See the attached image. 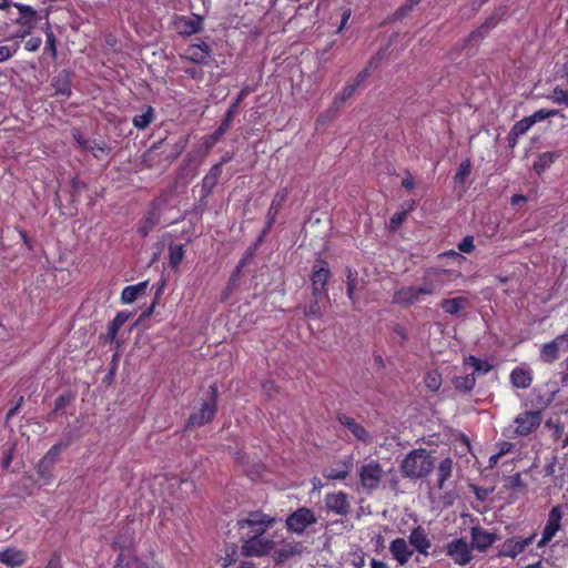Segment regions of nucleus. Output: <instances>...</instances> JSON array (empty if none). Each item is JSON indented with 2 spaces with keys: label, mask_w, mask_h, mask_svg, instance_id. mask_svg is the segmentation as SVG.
<instances>
[{
  "label": "nucleus",
  "mask_w": 568,
  "mask_h": 568,
  "mask_svg": "<svg viewBox=\"0 0 568 568\" xmlns=\"http://www.w3.org/2000/svg\"><path fill=\"white\" fill-rule=\"evenodd\" d=\"M532 125L529 116H526L513 125L510 134L518 138L524 135Z\"/></svg>",
  "instance_id": "ea45409f"
},
{
  "label": "nucleus",
  "mask_w": 568,
  "mask_h": 568,
  "mask_svg": "<svg viewBox=\"0 0 568 568\" xmlns=\"http://www.w3.org/2000/svg\"><path fill=\"white\" fill-rule=\"evenodd\" d=\"M474 241L471 236H466L458 244V248L464 253H471L474 251Z\"/></svg>",
  "instance_id": "5fc2aeb1"
},
{
  "label": "nucleus",
  "mask_w": 568,
  "mask_h": 568,
  "mask_svg": "<svg viewBox=\"0 0 568 568\" xmlns=\"http://www.w3.org/2000/svg\"><path fill=\"white\" fill-rule=\"evenodd\" d=\"M331 277V271L327 267L326 262L317 261L312 270V288L315 298H320L326 294V285Z\"/></svg>",
  "instance_id": "9b49d317"
},
{
  "label": "nucleus",
  "mask_w": 568,
  "mask_h": 568,
  "mask_svg": "<svg viewBox=\"0 0 568 568\" xmlns=\"http://www.w3.org/2000/svg\"><path fill=\"white\" fill-rule=\"evenodd\" d=\"M344 102L336 95L328 108V112L335 114L343 106Z\"/></svg>",
  "instance_id": "bf43d9fd"
},
{
  "label": "nucleus",
  "mask_w": 568,
  "mask_h": 568,
  "mask_svg": "<svg viewBox=\"0 0 568 568\" xmlns=\"http://www.w3.org/2000/svg\"><path fill=\"white\" fill-rule=\"evenodd\" d=\"M549 99L557 104H564L568 106V90H564L559 87H556L552 90V93L549 95Z\"/></svg>",
  "instance_id": "79ce46f5"
},
{
  "label": "nucleus",
  "mask_w": 568,
  "mask_h": 568,
  "mask_svg": "<svg viewBox=\"0 0 568 568\" xmlns=\"http://www.w3.org/2000/svg\"><path fill=\"white\" fill-rule=\"evenodd\" d=\"M510 381L514 387L528 388L532 382V375L529 369L516 367L510 374Z\"/></svg>",
  "instance_id": "bb28decb"
},
{
  "label": "nucleus",
  "mask_w": 568,
  "mask_h": 568,
  "mask_svg": "<svg viewBox=\"0 0 568 568\" xmlns=\"http://www.w3.org/2000/svg\"><path fill=\"white\" fill-rule=\"evenodd\" d=\"M351 13H352V12H351V10H349V9H347V10H345V11H344V13H343V16H342L341 24H339V27H338V29H337V32H341V31H342V29L346 26V23H347L348 19L351 18Z\"/></svg>",
  "instance_id": "0e129e2a"
},
{
  "label": "nucleus",
  "mask_w": 568,
  "mask_h": 568,
  "mask_svg": "<svg viewBox=\"0 0 568 568\" xmlns=\"http://www.w3.org/2000/svg\"><path fill=\"white\" fill-rule=\"evenodd\" d=\"M383 475V468L376 460H371L362 465L358 470L361 484L365 489L368 490H373L378 487Z\"/></svg>",
  "instance_id": "9d476101"
},
{
  "label": "nucleus",
  "mask_w": 568,
  "mask_h": 568,
  "mask_svg": "<svg viewBox=\"0 0 568 568\" xmlns=\"http://www.w3.org/2000/svg\"><path fill=\"white\" fill-rule=\"evenodd\" d=\"M536 534L527 537L513 536L507 538L498 548L499 557H507L515 559L529 547L535 540Z\"/></svg>",
  "instance_id": "0eeeda50"
},
{
  "label": "nucleus",
  "mask_w": 568,
  "mask_h": 568,
  "mask_svg": "<svg viewBox=\"0 0 568 568\" xmlns=\"http://www.w3.org/2000/svg\"><path fill=\"white\" fill-rule=\"evenodd\" d=\"M476 378L474 374H466L465 376H458L454 379V385L457 389L463 392H469L474 388Z\"/></svg>",
  "instance_id": "f704fd0d"
},
{
  "label": "nucleus",
  "mask_w": 568,
  "mask_h": 568,
  "mask_svg": "<svg viewBox=\"0 0 568 568\" xmlns=\"http://www.w3.org/2000/svg\"><path fill=\"white\" fill-rule=\"evenodd\" d=\"M433 467V458L424 448L409 452L400 465L403 475L412 479L426 477L432 471Z\"/></svg>",
  "instance_id": "f03ea898"
},
{
  "label": "nucleus",
  "mask_w": 568,
  "mask_h": 568,
  "mask_svg": "<svg viewBox=\"0 0 568 568\" xmlns=\"http://www.w3.org/2000/svg\"><path fill=\"white\" fill-rule=\"evenodd\" d=\"M495 27V22L493 19L487 20L481 27H479L476 31L471 33V38L475 37H484L491 28Z\"/></svg>",
  "instance_id": "603ef678"
},
{
  "label": "nucleus",
  "mask_w": 568,
  "mask_h": 568,
  "mask_svg": "<svg viewBox=\"0 0 568 568\" xmlns=\"http://www.w3.org/2000/svg\"><path fill=\"white\" fill-rule=\"evenodd\" d=\"M558 158V154L555 152H544L539 154L537 161L534 164L535 171L540 174L547 168H549L555 160Z\"/></svg>",
  "instance_id": "2f4dec72"
},
{
  "label": "nucleus",
  "mask_w": 568,
  "mask_h": 568,
  "mask_svg": "<svg viewBox=\"0 0 568 568\" xmlns=\"http://www.w3.org/2000/svg\"><path fill=\"white\" fill-rule=\"evenodd\" d=\"M287 196H288V191L285 187L278 190L275 193V195L271 202V205L268 207L267 214H266V227L263 231V234H266L268 232V230L272 227L280 210L282 209L283 204L287 200Z\"/></svg>",
  "instance_id": "f3484780"
},
{
  "label": "nucleus",
  "mask_w": 568,
  "mask_h": 568,
  "mask_svg": "<svg viewBox=\"0 0 568 568\" xmlns=\"http://www.w3.org/2000/svg\"><path fill=\"white\" fill-rule=\"evenodd\" d=\"M557 534L556 530L551 529L550 527L545 526L541 539L538 541L537 547L541 548L546 546Z\"/></svg>",
  "instance_id": "3c124183"
},
{
  "label": "nucleus",
  "mask_w": 568,
  "mask_h": 568,
  "mask_svg": "<svg viewBox=\"0 0 568 568\" xmlns=\"http://www.w3.org/2000/svg\"><path fill=\"white\" fill-rule=\"evenodd\" d=\"M445 552L455 565L462 567L468 565L474 558L473 546L464 538H455L447 542Z\"/></svg>",
  "instance_id": "39448f33"
},
{
  "label": "nucleus",
  "mask_w": 568,
  "mask_h": 568,
  "mask_svg": "<svg viewBox=\"0 0 568 568\" xmlns=\"http://www.w3.org/2000/svg\"><path fill=\"white\" fill-rule=\"evenodd\" d=\"M202 28V20L197 16L176 17L174 20V29L178 33L191 36L197 33Z\"/></svg>",
  "instance_id": "6ab92c4d"
},
{
  "label": "nucleus",
  "mask_w": 568,
  "mask_h": 568,
  "mask_svg": "<svg viewBox=\"0 0 568 568\" xmlns=\"http://www.w3.org/2000/svg\"><path fill=\"white\" fill-rule=\"evenodd\" d=\"M498 447H499L498 455L501 457V456L508 454L513 449L514 444L509 443V442H501L498 445Z\"/></svg>",
  "instance_id": "052dcab7"
},
{
  "label": "nucleus",
  "mask_w": 568,
  "mask_h": 568,
  "mask_svg": "<svg viewBox=\"0 0 568 568\" xmlns=\"http://www.w3.org/2000/svg\"><path fill=\"white\" fill-rule=\"evenodd\" d=\"M246 94H247V91L245 89H243L239 93L237 98L235 99V101L233 102L231 108L227 110L221 125L211 135H209L204 139L203 145L206 150L212 149L220 141V139L225 134V132L229 130V128L231 126V123L233 121L234 113L236 112L237 106L244 100Z\"/></svg>",
  "instance_id": "423d86ee"
},
{
  "label": "nucleus",
  "mask_w": 568,
  "mask_h": 568,
  "mask_svg": "<svg viewBox=\"0 0 568 568\" xmlns=\"http://www.w3.org/2000/svg\"><path fill=\"white\" fill-rule=\"evenodd\" d=\"M304 551V547L300 542H286L276 550V561L285 562L295 557H300Z\"/></svg>",
  "instance_id": "393cba45"
},
{
  "label": "nucleus",
  "mask_w": 568,
  "mask_h": 568,
  "mask_svg": "<svg viewBox=\"0 0 568 568\" xmlns=\"http://www.w3.org/2000/svg\"><path fill=\"white\" fill-rule=\"evenodd\" d=\"M41 38L39 37H33V38H30L26 43H24V48L26 50L30 51V52H34L37 51L40 45H41Z\"/></svg>",
  "instance_id": "6e6d98bb"
},
{
  "label": "nucleus",
  "mask_w": 568,
  "mask_h": 568,
  "mask_svg": "<svg viewBox=\"0 0 568 568\" xmlns=\"http://www.w3.org/2000/svg\"><path fill=\"white\" fill-rule=\"evenodd\" d=\"M568 351V332L557 336L551 342L546 343L540 349V359L550 364L559 358L561 352Z\"/></svg>",
  "instance_id": "f8f14e48"
},
{
  "label": "nucleus",
  "mask_w": 568,
  "mask_h": 568,
  "mask_svg": "<svg viewBox=\"0 0 568 568\" xmlns=\"http://www.w3.org/2000/svg\"><path fill=\"white\" fill-rule=\"evenodd\" d=\"M389 551L400 566L406 565L413 555V549L404 538L394 539L389 545Z\"/></svg>",
  "instance_id": "aec40b11"
},
{
  "label": "nucleus",
  "mask_w": 568,
  "mask_h": 568,
  "mask_svg": "<svg viewBox=\"0 0 568 568\" xmlns=\"http://www.w3.org/2000/svg\"><path fill=\"white\" fill-rule=\"evenodd\" d=\"M215 412L216 405L214 399L203 403L200 410L190 416L187 426L195 427L209 423L214 417Z\"/></svg>",
  "instance_id": "dca6fc26"
},
{
  "label": "nucleus",
  "mask_w": 568,
  "mask_h": 568,
  "mask_svg": "<svg viewBox=\"0 0 568 568\" xmlns=\"http://www.w3.org/2000/svg\"><path fill=\"white\" fill-rule=\"evenodd\" d=\"M61 452V446L60 445H54L52 446L49 452L45 454V456L40 460L39 463V469L41 470V468L44 466V465H53L57 457L59 456Z\"/></svg>",
  "instance_id": "a19ab883"
},
{
  "label": "nucleus",
  "mask_w": 568,
  "mask_h": 568,
  "mask_svg": "<svg viewBox=\"0 0 568 568\" xmlns=\"http://www.w3.org/2000/svg\"><path fill=\"white\" fill-rule=\"evenodd\" d=\"M557 114H558V110L540 109V110L536 111L534 114L529 115V119L532 122V124H535L537 122L544 121V120L555 116Z\"/></svg>",
  "instance_id": "a18cd8bd"
},
{
  "label": "nucleus",
  "mask_w": 568,
  "mask_h": 568,
  "mask_svg": "<svg viewBox=\"0 0 568 568\" xmlns=\"http://www.w3.org/2000/svg\"><path fill=\"white\" fill-rule=\"evenodd\" d=\"M242 554L246 557H262L270 554L274 548V541L263 536H244Z\"/></svg>",
  "instance_id": "6e6552de"
},
{
  "label": "nucleus",
  "mask_w": 568,
  "mask_h": 568,
  "mask_svg": "<svg viewBox=\"0 0 568 568\" xmlns=\"http://www.w3.org/2000/svg\"><path fill=\"white\" fill-rule=\"evenodd\" d=\"M337 418L341 425L347 428L356 439L364 443H368L372 440L368 432L354 418L346 415H339Z\"/></svg>",
  "instance_id": "4be33fe9"
},
{
  "label": "nucleus",
  "mask_w": 568,
  "mask_h": 568,
  "mask_svg": "<svg viewBox=\"0 0 568 568\" xmlns=\"http://www.w3.org/2000/svg\"><path fill=\"white\" fill-rule=\"evenodd\" d=\"M53 87L55 89V92L62 95H70L71 94V88L69 84L68 74H59L57 78H54Z\"/></svg>",
  "instance_id": "e433bc0d"
},
{
  "label": "nucleus",
  "mask_w": 568,
  "mask_h": 568,
  "mask_svg": "<svg viewBox=\"0 0 568 568\" xmlns=\"http://www.w3.org/2000/svg\"><path fill=\"white\" fill-rule=\"evenodd\" d=\"M169 257H170V264L173 267H176L184 257V248L182 244H174L172 243L169 246Z\"/></svg>",
  "instance_id": "c9c22d12"
},
{
  "label": "nucleus",
  "mask_w": 568,
  "mask_h": 568,
  "mask_svg": "<svg viewBox=\"0 0 568 568\" xmlns=\"http://www.w3.org/2000/svg\"><path fill=\"white\" fill-rule=\"evenodd\" d=\"M371 568H388V566L385 562H383V561H378L376 559H372Z\"/></svg>",
  "instance_id": "774afa93"
},
{
  "label": "nucleus",
  "mask_w": 568,
  "mask_h": 568,
  "mask_svg": "<svg viewBox=\"0 0 568 568\" xmlns=\"http://www.w3.org/2000/svg\"><path fill=\"white\" fill-rule=\"evenodd\" d=\"M453 468H454V463H453L452 458L447 457L439 462V464L437 466V487L439 489L445 488L446 481L453 475Z\"/></svg>",
  "instance_id": "c85d7f7f"
},
{
  "label": "nucleus",
  "mask_w": 568,
  "mask_h": 568,
  "mask_svg": "<svg viewBox=\"0 0 568 568\" xmlns=\"http://www.w3.org/2000/svg\"><path fill=\"white\" fill-rule=\"evenodd\" d=\"M541 420L542 416L539 410L523 412L515 417V426L505 428L503 434L510 438L517 436H528L540 426Z\"/></svg>",
  "instance_id": "7ed1b4c3"
},
{
  "label": "nucleus",
  "mask_w": 568,
  "mask_h": 568,
  "mask_svg": "<svg viewBox=\"0 0 568 568\" xmlns=\"http://www.w3.org/2000/svg\"><path fill=\"white\" fill-rule=\"evenodd\" d=\"M561 382L568 384V356L565 361V371L561 373Z\"/></svg>",
  "instance_id": "338daca9"
},
{
  "label": "nucleus",
  "mask_w": 568,
  "mask_h": 568,
  "mask_svg": "<svg viewBox=\"0 0 568 568\" xmlns=\"http://www.w3.org/2000/svg\"><path fill=\"white\" fill-rule=\"evenodd\" d=\"M471 536V546L473 549H477L479 551H486L497 539L496 535L485 530L479 526L471 527L470 529Z\"/></svg>",
  "instance_id": "4468645a"
},
{
  "label": "nucleus",
  "mask_w": 568,
  "mask_h": 568,
  "mask_svg": "<svg viewBox=\"0 0 568 568\" xmlns=\"http://www.w3.org/2000/svg\"><path fill=\"white\" fill-rule=\"evenodd\" d=\"M18 44L0 45V62L9 60L18 51Z\"/></svg>",
  "instance_id": "8fccbe9b"
},
{
  "label": "nucleus",
  "mask_w": 568,
  "mask_h": 568,
  "mask_svg": "<svg viewBox=\"0 0 568 568\" xmlns=\"http://www.w3.org/2000/svg\"><path fill=\"white\" fill-rule=\"evenodd\" d=\"M229 159L225 158L222 160L221 163H217L215 165H213L211 169H210V172L207 173L209 174V180H216L219 181L220 176H221V173H222V165L223 163H225Z\"/></svg>",
  "instance_id": "864d4df0"
},
{
  "label": "nucleus",
  "mask_w": 568,
  "mask_h": 568,
  "mask_svg": "<svg viewBox=\"0 0 568 568\" xmlns=\"http://www.w3.org/2000/svg\"><path fill=\"white\" fill-rule=\"evenodd\" d=\"M425 384L427 388L435 392L442 385V377L437 372H429L425 377Z\"/></svg>",
  "instance_id": "c03bdc74"
},
{
  "label": "nucleus",
  "mask_w": 568,
  "mask_h": 568,
  "mask_svg": "<svg viewBox=\"0 0 568 568\" xmlns=\"http://www.w3.org/2000/svg\"><path fill=\"white\" fill-rule=\"evenodd\" d=\"M402 185H403L405 189H408V190L414 189L415 182H414L413 176H412V175H407V176L403 180Z\"/></svg>",
  "instance_id": "69168bd1"
},
{
  "label": "nucleus",
  "mask_w": 568,
  "mask_h": 568,
  "mask_svg": "<svg viewBox=\"0 0 568 568\" xmlns=\"http://www.w3.org/2000/svg\"><path fill=\"white\" fill-rule=\"evenodd\" d=\"M466 364L470 365L475 372L483 374L487 373L490 369V366L486 362H483L474 356H469L466 359Z\"/></svg>",
  "instance_id": "49530a36"
},
{
  "label": "nucleus",
  "mask_w": 568,
  "mask_h": 568,
  "mask_svg": "<svg viewBox=\"0 0 568 568\" xmlns=\"http://www.w3.org/2000/svg\"><path fill=\"white\" fill-rule=\"evenodd\" d=\"M148 286V282H140L135 285L125 286L121 293V301L123 304L133 303L140 294H142Z\"/></svg>",
  "instance_id": "c756f323"
},
{
  "label": "nucleus",
  "mask_w": 568,
  "mask_h": 568,
  "mask_svg": "<svg viewBox=\"0 0 568 568\" xmlns=\"http://www.w3.org/2000/svg\"><path fill=\"white\" fill-rule=\"evenodd\" d=\"M356 273L351 270L347 271V295L353 304H355V287H356Z\"/></svg>",
  "instance_id": "de8ad7c7"
},
{
  "label": "nucleus",
  "mask_w": 568,
  "mask_h": 568,
  "mask_svg": "<svg viewBox=\"0 0 568 568\" xmlns=\"http://www.w3.org/2000/svg\"><path fill=\"white\" fill-rule=\"evenodd\" d=\"M26 559V554L16 548H7L0 551V562L9 568L22 566Z\"/></svg>",
  "instance_id": "5701e85b"
},
{
  "label": "nucleus",
  "mask_w": 568,
  "mask_h": 568,
  "mask_svg": "<svg viewBox=\"0 0 568 568\" xmlns=\"http://www.w3.org/2000/svg\"><path fill=\"white\" fill-rule=\"evenodd\" d=\"M318 298H315V302L311 303L310 305L303 306V314L306 318H320L322 316V311L320 308Z\"/></svg>",
  "instance_id": "37998d69"
},
{
  "label": "nucleus",
  "mask_w": 568,
  "mask_h": 568,
  "mask_svg": "<svg viewBox=\"0 0 568 568\" xmlns=\"http://www.w3.org/2000/svg\"><path fill=\"white\" fill-rule=\"evenodd\" d=\"M446 271L427 272L420 286H403L395 291L393 301L400 306H410L425 300V296L435 294L444 283Z\"/></svg>",
  "instance_id": "f257e3e1"
},
{
  "label": "nucleus",
  "mask_w": 568,
  "mask_h": 568,
  "mask_svg": "<svg viewBox=\"0 0 568 568\" xmlns=\"http://www.w3.org/2000/svg\"><path fill=\"white\" fill-rule=\"evenodd\" d=\"M470 171H471V164H470V161L469 160H465L463 161L458 169H457V172L455 174V183L456 184H464L466 179L469 176L470 174Z\"/></svg>",
  "instance_id": "4c0bfd02"
},
{
  "label": "nucleus",
  "mask_w": 568,
  "mask_h": 568,
  "mask_svg": "<svg viewBox=\"0 0 568 568\" xmlns=\"http://www.w3.org/2000/svg\"><path fill=\"white\" fill-rule=\"evenodd\" d=\"M45 38H47L45 50L49 51L53 58H55V55H57L55 37L49 26L45 30Z\"/></svg>",
  "instance_id": "09e8293b"
},
{
  "label": "nucleus",
  "mask_w": 568,
  "mask_h": 568,
  "mask_svg": "<svg viewBox=\"0 0 568 568\" xmlns=\"http://www.w3.org/2000/svg\"><path fill=\"white\" fill-rule=\"evenodd\" d=\"M406 212L396 213L390 217V227L396 229L405 220Z\"/></svg>",
  "instance_id": "4d7b16f0"
},
{
  "label": "nucleus",
  "mask_w": 568,
  "mask_h": 568,
  "mask_svg": "<svg viewBox=\"0 0 568 568\" xmlns=\"http://www.w3.org/2000/svg\"><path fill=\"white\" fill-rule=\"evenodd\" d=\"M114 568H148V567L140 559L132 556L130 549H122L118 556L116 565Z\"/></svg>",
  "instance_id": "cd10ccee"
},
{
  "label": "nucleus",
  "mask_w": 568,
  "mask_h": 568,
  "mask_svg": "<svg viewBox=\"0 0 568 568\" xmlns=\"http://www.w3.org/2000/svg\"><path fill=\"white\" fill-rule=\"evenodd\" d=\"M154 119V112L151 106H148L142 114H138L133 118L132 122L136 129L143 130L148 128Z\"/></svg>",
  "instance_id": "473e14b6"
},
{
  "label": "nucleus",
  "mask_w": 568,
  "mask_h": 568,
  "mask_svg": "<svg viewBox=\"0 0 568 568\" xmlns=\"http://www.w3.org/2000/svg\"><path fill=\"white\" fill-rule=\"evenodd\" d=\"M73 139L79 144L80 148L84 149L85 144L89 140L84 139L79 129H73L72 131Z\"/></svg>",
  "instance_id": "13d9d810"
},
{
  "label": "nucleus",
  "mask_w": 568,
  "mask_h": 568,
  "mask_svg": "<svg viewBox=\"0 0 568 568\" xmlns=\"http://www.w3.org/2000/svg\"><path fill=\"white\" fill-rule=\"evenodd\" d=\"M129 318V315L124 312L118 313V315L113 320V326L121 327Z\"/></svg>",
  "instance_id": "680f3d73"
},
{
  "label": "nucleus",
  "mask_w": 568,
  "mask_h": 568,
  "mask_svg": "<svg viewBox=\"0 0 568 568\" xmlns=\"http://www.w3.org/2000/svg\"><path fill=\"white\" fill-rule=\"evenodd\" d=\"M153 224H154L153 221L146 220L145 224L139 227V233L143 237H145L149 234L150 230L152 229Z\"/></svg>",
  "instance_id": "e2e57ef3"
},
{
  "label": "nucleus",
  "mask_w": 568,
  "mask_h": 568,
  "mask_svg": "<svg viewBox=\"0 0 568 568\" xmlns=\"http://www.w3.org/2000/svg\"><path fill=\"white\" fill-rule=\"evenodd\" d=\"M377 65V62H375V59H373L368 65L357 74V77L355 78V81L354 83L352 84H348L346 85L343 91L337 94V97L342 100V102L345 103V101L347 99H349L354 92L356 91L357 87L365 81V79L368 77L369 72H371V69L376 67Z\"/></svg>",
  "instance_id": "b1692460"
},
{
  "label": "nucleus",
  "mask_w": 568,
  "mask_h": 568,
  "mask_svg": "<svg viewBox=\"0 0 568 568\" xmlns=\"http://www.w3.org/2000/svg\"><path fill=\"white\" fill-rule=\"evenodd\" d=\"M275 521L274 517L265 515L261 511L250 513L244 519L239 520L237 525L241 530L247 529L244 536H263V534L271 527Z\"/></svg>",
  "instance_id": "20e7f679"
},
{
  "label": "nucleus",
  "mask_w": 568,
  "mask_h": 568,
  "mask_svg": "<svg viewBox=\"0 0 568 568\" xmlns=\"http://www.w3.org/2000/svg\"><path fill=\"white\" fill-rule=\"evenodd\" d=\"M317 523V518L314 513L306 508L302 507L292 513L286 519V527L290 531L294 534H303L310 526Z\"/></svg>",
  "instance_id": "1a4fd4ad"
},
{
  "label": "nucleus",
  "mask_w": 568,
  "mask_h": 568,
  "mask_svg": "<svg viewBox=\"0 0 568 568\" xmlns=\"http://www.w3.org/2000/svg\"><path fill=\"white\" fill-rule=\"evenodd\" d=\"M353 457L345 456L335 462L331 467L324 469L323 476L327 479H345L353 468Z\"/></svg>",
  "instance_id": "ddd939ff"
},
{
  "label": "nucleus",
  "mask_w": 568,
  "mask_h": 568,
  "mask_svg": "<svg viewBox=\"0 0 568 568\" xmlns=\"http://www.w3.org/2000/svg\"><path fill=\"white\" fill-rule=\"evenodd\" d=\"M83 150L92 152L95 158H99L100 153L110 152L109 146L103 141L97 140H89Z\"/></svg>",
  "instance_id": "58836bf2"
},
{
  "label": "nucleus",
  "mask_w": 568,
  "mask_h": 568,
  "mask_svg": "<svg viewBox=\"0 0 568 568\" xmlns=\"http://www.w3.org/2000/svg\"><path fill=\"white\" fill-rule=\"evenodd\" d=\"M19 10L21 17L16 20V23L22 27V31L18 34L19 38L29 36L33 28V19L36 17V10L27 4L13 3Z\"/></svg>",
  "instance_id": "2eb2a0df"
},
{
  "label": "nucleus",
  "mask_w": 568,
  "mask_h": 568,
  "mask_svg": "<svg viewBox=\"0 0 568 568\" xmlns=\"http://www.w3.org/2000/svg\"><path fill=\"white\" fill-rule=\"evenodd\" d=\"M325 505L328 510L342 516L348 514L351 508L347 494L342 491L328 494L325 497Z\"/></svg>",
  "instance_id": "a211bd4d"
},
{
  "label": "nucleus",
  "mask_w": 568,
  "mask_h": 568,
  "mask_svg": "<svg viewBox=\"0 0 568 568\" xmlns=\"http://www.w3.org/2000/svg\"><path fill=\"white\" fill-rule=\"evenodd\" d=\"M562 516H564V511H562L561 506L552 507L551 510L549 511L546 526L558 531L561 526Z\"/></svg>",
  "instance_id": "72a5a7b5"
},
{
  "label": "nucleus",
  "mask_w": 568,
  "mask_h": 568,
  "mask_svg": "<svg viewBox=\"0 0 568 568\" xmlns=\"http://www.w3.org/2000/svg\"><path fill=\"white\" fill-rule=\"evenodd\" d=\"M469 300L465 296L446 298L440 302L442 310L449 315H457L459 312L469 307Z\"/></svg>",
  "instance_id": "a878e982"
},
{
  "label": "nucleus",
  "mask_w": 568,
  "mask_h": 568,
  "mask_svg": "<svg viewBox=\"0 0 568 568\" xmlns=\"http://www.w3.org/2000/svg\"><path fill=\"white\" fill-rule=\"evenodd\" d=\"M187 57L196 62H203L210 54V48L206 43L190 45L186 50Z\"/></svg>",
  "instance_id": "7c9ffc66"
},
{
  "label": "nucleus",
  "mask_w": 568,
  "mask_h": 568,
  "mask_svg": "<svg viewBox=\"0 0 568 568\" xmlns=\"http://www.w3.org/2000/svg\"><path fill=\"white\" fill-rule=\"evenodd\" d=\"M409 544L422 555L427 556L428 550L432 547V542L420 526L414 528L409 534Z\"/></svg>",
  "instance_id": "412c9836"
}]
</instances>
